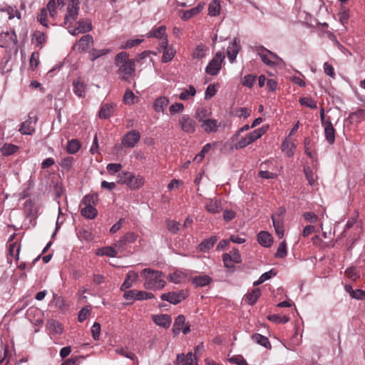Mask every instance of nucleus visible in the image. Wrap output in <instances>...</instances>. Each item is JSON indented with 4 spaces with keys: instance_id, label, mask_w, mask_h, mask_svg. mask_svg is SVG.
Segmentation results:
<instances>
[{
    "instance_id": "nucleus-6",
    "label": "nucleus",
    "mask_w": 365,
    "mask_h": 365,
    "mask_svg": "<svg viewBox=\"0 0 365 365\" xmlns=\"http://www.w3.org/2000/svg\"><path fill=\"white\" fill-rule=\"evenodd\" d=\"M178 123L181 130L188 134L195 133L197 127L196 121L186 114L182 115L179 118Z\"/></svg>"
},
{
    "instance_id": "nucleus-19",
    "label": "nucleus",
    "mask_w": 365,
    "mask_h": 365,
    "mask_svg": "<svg viewBox=\"0 0 365 365\" xmlns=\"http://www.w3.org/2000/svg\"><path fill=\"white\" fill-rule=\"evenodd\" d=\"M138 274L134 271H129L126 277L120 287V289L122 291H125V289L131 287L133 284L138 280Z\"/></svg>"
},
{
    "instance_id": "nucleus-4",
    "label": "nucleus",
    "mask_w": 365,
    "mask_h": 365,
    "mask_svg": "<svg viewBox=\"0 0 365 365\" xmlns=\"http://www.w3.org/2000/svg\"><path fill=\"white\" fill-rule=\"evenodd\" d=\"M79 0H71L68 4L66 13L64 17V25L71 26L79 14L80 11Z\"/></svg>"
},
{
    "instance_id": "nucleus-63",
    "label": "nucleus",
    "mask_w": 365,
    "mask_h": 365,
    "mask_svg": "<svg viewBox=\"0 0 365 365\" xmlns=\"http://www.w3.org/2000/svg\"><path fill=\"white\" fill-rule=\"evenodd\" d=\"M73 162V158L68 156V157H66V158H64L63 159H62L60 165L62 168L66 169V170H69L72 167Z\"/></svg>"
},
{
    "instance_id": "nucleus-10",
    "label": "nucleus",
    "mask_w": 365,
    "mask_h": 365,
    "mask_svg": "<svg viewBox=\"0 0 365 365\" xmlns=\"http://www.w3.org/2000/svg\"><path fill=\"white\" fill-rule=\"evenodd\" d=\"M160 47L163 49L162 61L168 63L170 61L175 54L173 47L168 46V38H164L159 43Z\"/></svg>"
},
{
    "instance_id": "nucleus-35",
    "label": "nucleus",
    "mask_w": 365,
    "mask_h": 365,
    "mask_svg": "<svg viewBox=\"0 0 365 365\" xmlns=\"http://www.w3.org/2000/svg\"><path fill=\"white\" fill-rule=\"evenodd\" d=\"M185 323V317L183 315H178L174 322L173 327V332L174 334H178Z\"/></svg>"
},
{
    "instance_id": "nucleus-15",
    "label": "nucleus",
    "mask_w": 365,
    "mask_h": 365,
    "mask_svg": "<svg viewBox=\"0 0 365 365\" xmlns=\"http://www.w3.org/2000/svg\"><path fill=\"white\" fill-rule=\"evenodd\" d=\"M324 130V136L329 144L332 145L335 141V129L330 120H327L322 125Z\"/></svg>"
},
{
    "instance_id": "nucleus-24",
    "label": "nucleus",
    "mask_w": 365,
    "mask_h": 365,
    "mask_svg": "<svg viewBox=\"0 0 365 365\" xmlns=\"http://www.w3.org/2000/svg\"><path fill=\"white\" fill-rule=\"evenodd\" d=\"M255 50L264 63L270 66L274 65V63L269 58V56L268 54L269 50L263 46H257Z\"/></svg>"
},
{
    "instance_id": "nucleus-8",
    "label": "nucleus",
    "mask_w": 365,
    "mask_h": 365,
    "mask_svg": "<svg viewBox=\"0 0 365 365\" xmlns=\"http://www.w3.org/2000/svg\"><path fill=\"white\" fill-rule=\"evenodd\" d=\"M140 139V134L136 130L127 133L122 138L121 144L125 148H132Z\"/></svg>"
},
{
    "instance_id": "nucleus-55",
    "label": "nucleus",
    "mask_w": 365,
    "mask_h": 365,
    "mask_svg": "<svg viewBox=\"0 0 365 365\" xmlns=\"http://www.w3.org/2000/svg\"><path fill=\"white\" fill-rule=\"evenodd\" d=\"M256 76L252 74L245 76L242 80V84L248 88H252L255 82Z\"/></svg>"
},
{
    "instance_id": "nucleus-39",
    "label": "nucleus",
    "mask_w": 365,
    "mask_h": 365,
    "mask_svg": "<svg viewBox=\"0 0 365 365\" xmlns=\"http://www.w3.org/2000/svg\"><path fill=\"white\" fill-rule=\"evenodd\" d=\"M113 112V106L110 104H104L101 106L98 115L100 118H108Z\"/></svg>"
},
{
    "instance_id": "nucleus-50",
    "label": "nucleus",
    "mask_w": 365,
    "mask_h": 365,
    "mask_svg": "<svg viewBox=\"0 0 365 365\" xmlns=\"http://www.w3.org/2000/svg\"><path fill=\"white\" fill-rule=\"evenodd\" d=\"M206 47L203 44L198 45L193 51L192 56L195 58H202L205 56Z\"/></svg>"
},
{
    "instance_id": "nucleus-59",
    "label": "nucleus",
    "mask_w": 365,
    "mask_h": 365,
    "mask_svg": "<svg viewBox=\"0 0 365 365\" xmlns=\"http://www.w3.org/2000/svg\"><path fill=\"white\" fill-rule=\"evenodd\" d=\"M90 312H91V309L88 307L82 308L78 313V321L80 322H83V321H85L86 319V318L88 317V316L90 314Z\"/></svg>"
},
{
    "instance_id": "nucleus-1",
    "label": "nucleus",
    "mask_w": 365,
    "mask_h": 365,
    "mask_svg": "<svg viewBox=\"0 0 365 365\" xmlns=\"http://www.w3.org/2000/svg\"><path fill=\"white\" fill-rule=\"evenodd\" d=\"M115 63L118 68L117 73L120 78L129 82L135 74V60L129 58L128 53L121 51L115 56Z\"/></svg>"
},
{
    "instance_id": "nucleus-25",
    "label": "nucleus",
    "mask_w": 365,
    "mask_h": 365,
    "mask_svg": "<svg viewBox=\"0 0 365 365\" xmlns=\"http://www.w3.org/2000/svg\"><path fill=\"white\" fill-rule=\"evenodd\" d=\"M165 30L166 27L165 26H160L158 28L153 29L148 33L147 37L158 38L160 42L164 38H167Z\"/></svg>"
},
{
    "instance_id": "nucleus-40",
    "label": "nucleus",
    "mask_w": 365,
    "mask_h": 365,
    "mask_svg": "<svg viewBox=\"0 0 365 365\" xmlns=\"http://www.w3.org/2000/svg\"><path fill=\"white\" fill-rule=\"evenodd\" d=\"M57 6L58 2H56V0H49L48 2L46 7H44L45 9H47V12L49 14L50 18L54 19L57 14Z\"/></svg>"
},
{
    "instance_id": "nucleus-21",
    "label": "nucleus",
    "mask_w": 365,
    "mask_h": 365,
    "mask_svg": "<svg viewBox=\"0 0 365 365\" xmlns=\"http://www.w3.org/2000/svg\"><path fill=\"white\" fill-rule=\"evenodd\" d=\"M153 322L163 328H168L171 324V317L168 314H158L153 316Z\"/></svg>"
},
{
    "instance_id": "nucleus-54",
    "label": "nucleus",
    "mask_w": 365,
    "mask_h": 365,
    "mask_svg": "<svg viewBox=\"0 0 365 365\" xmlns=\"http://www.w3.org/2000/svg\"><path fill=\"white\" fill-rule=\"evenodd\" d=\"M345 274L348 278L353 281H356L358 278H359V274L357 272L356 269L354 267H351L347 268L345 270Z\"/></svg>"
},
{
    "instance_id": "nucleus-16",
    "label": "nucleus",
    "mask_w": 365,
    "mask_h": 365,
    "mask_svg": "<svg viewBox=\"0 0 365 365\" xmlns=\"http://www.w3.org/2000/svg\"><path fill=\"white\" fill-rule=\"evenodd\" d=\"M197 361V357L192 352H188L187 355L179 354L177 355V365H193Z\"/></svg>"
},
{
    "instance_id": "nucleus-18",
    "label": "nucleus",
    "mask_w": 365,
    "mask_h": 365,
    "mask_svg": "<svg viewBox=\"0 0 365 365\" xmlns=\"http://www.w3.org/2000/svg\"><path fill=\"white\" fill-rule=\"evenodd\" d=\"M73 93L79 98L85 96L86 86L85 83L81 79H74L72 82Z\"/></svg>"
},
{
    "instance_id": "nucleus-43",
    "label": "nucleus",
    "mask_w": 365,
    "mask_h": 365,
    "mask_svg": "<svg viewBox=\"0 0 365 365\" xmlns=\"http://www.w3.org/2000/svg\"><path fill=\"white\" fill-rule=\"evenodd\" d=\"M48 13L47 12V9L45 8H42L37 16V21L44 27L48 28Z\"/></svg>"
},
{
    "instance_id": "nucleus-23",
    "label": "nucleus",
    "mask_w": 365,
    "mask_h": 365,
    "mask_svg": "<svg viewBox=\"0 0 365 365\" xmlns=\"http://www.w3.org/2000/svg\"><path fill=\"white\" fill-rule=\"evenodd\" d=\"M202 128L207 133H215L217 130L219 124L217 120L215 119H205L201 123Z\"/></svg>"
},
{
    "instance_id": "nucleus-52",
    "label": "nucleus",
    "mask_w": 365,
    "mask_h": 365,
    "mask_svg": "<svg viewBox=\"0 0 365 365\" xmlns=\"http://www.w3.org/2000/svg\"><path fill=\"white\" fill-rule=\"evenodd\" d=\"M18 150V147L16 145L12 144H6L1 148V153L4 155H10L16 153Z\"/></svg>"
},
{
    "instance_id": "nucleus-9",
    "label": "nucleus",
    "mask_w": 365,
    "mask_h": 365,
    "mask_svg": "<svg viewBox=\"0 0 365 365\" xmlns=\"http://www.w3.org/2000/svg\"><path fill=\"white\" fill-rule=\"evenodd\" d=\"M37 121L36 116L31 117L29 114L28 118L20 126L19 132L22 135H32L35 132V125Z\"/></svg>"
},
{
    "instance_id": "nucleus-31",
    "label": "nucleus",
    "mask_w": 365,
    "mask_h": 365,
    "mask_svg": "<svg viewBox=\"0 0 365 365\" xmlns=\"http://www.w3.org/2000/svg\"><path fill=\"white\" fill-rule=\"evenodd\" d=\"M96 254L98 256L115 257L117 256L118 252L113 247H104L101 249H98Z\"/></svg>"
},
{
    "instance_id": "nucleus-37",
    "label": "nucleus",
    "mask_w": 365,
    "mask_h": 365,
    "mask_svg": "<svg viewBox=\"0 0 365 365\" xmlns=\"http://www.w3.org/2000/svg\"><path fill=\"white\" fill-rule=\"evenodd\" d=\"M252 339L254 341L265 348L271 346L268 338L263 335H261L259 334H255L252 336Z\"/></svg>"
},
{
    "instance_id": "nucleus-58",
    "label": "nucleus",
    "mask_w": 365,
    "mask_h": 365,
    "mask_svg": "<svg viewBox=\"0 0 365 365\" xmlns=\"http://www.w3.org/2000/svg\"><path fill=\"white\" fill-rule=\"evenodd\" d=\"M135 99V95L133 92L129 89H127L123 96V101L125 104H133Z\"/></svg>"
},
{
    "instance_id": "nucleus-20",
    "label": "nucleus",
    "mask_w": 365,
    "mask_h": 365,
    "mask_svg": "<svg viewBox=\"0 0 365 365\" xmlns=\"http://www.w3.org/2000/svg\"><path fill=\"white\" fill-rule=\"evenodd\" d=\"M170 100L166 96H160L153 103V108L157 113H164L168 107Z\"/></svg>"
},
{
    "instance_id": "nucleus-46",
    "label": "nucleus",
    "mask_w": 365,
    "mask_h": 365,
    "mask_svg": "<svg viewBox=\"0 0 365 365\" xmlns=\"http://www.w3.org/2000/svg\"><path fill=\"white\" fill-rule=\"evenodd\" d=\"M304 171L309 184L314 185L317 179V176L309 167H304Z\"/></svg>"
},
{
    "instance_id": "nucleus-44",
    "label": "nucleus",
    "mask_w": 365,
    "mask_h": 365,
    "mask_svg": "<svg viewBox=\"0 0 365 365\" xmlns=\"http://www.w3.org/2000/svg\"><path fill=\"white\" fill-rule=\"evenodd\" d=\"M275 275L276 272L273 269L264 272L259 277V278L257 281L254 282L253 285L258 286Z\"/></svg>"
},
{
    "instance_id": "nucleus-2",
    "label": "nucleus",
    "mask_w": 365,
    "mask_h": 365,
    "mask_svg": "<svg viewBox=\"0 0 365 365\" xmlns=\"http://www.w3.org/2000/svg\"><path fill=\"white\" fill-rule=\"evenodd\" d=\"M141 276L144 279L143 287L146 289L160 290L166 284L164 275L160 271L145 268L142 270Z\"/></svg>"
},
{
    "instance_id": "nucleus-64",
    "label": "nucleus",
    "mask_w": 365,
    "mask_h": 365,
    "mask_svg": "<svg viewBox=\"0 0 365 365\" xmlns=\"http://www.w3.org/2000/svg\"><path fill=\"white\" fill-rule=\"evenodd\" d=\"M303 217L305 220L310 223H315L318 220V216L312 212H304Z\"/></svg>"
},
{
    "instance_id": "nucleus-41",
    "label": "nucleus",
    "mask_w": 365,
    "mask_h": 365,
    "mask_svg": "<svg viewBox=\"0 0 365 365\" xmlns=\"http://www.w3.org/2000/svg\"><path fill=\"white\" fill-rule=\"evenodd\" d=\"M110 49L104 48V49H93L90 51V59L92 61H94L98 58L106 55L110 53Z\"/></svg>"
},
{
    "instance_id": "nucleus-51",
    "label": "nucleus",
    "mask_w": 365,
    "mask_h": 365,
    "mask_svg": "<svg viewBox=\"0 0 365 365\" xmlns=\"http://www.w3.org/2000/svg\"><path fill=\"white\" fill-rule=\"evenodd\" d=\"M299 103L305 107L310 108H316L317 103L312 98L309 97H303L299 98Z\"/></svg>"
},
{
    "instance_id": "nucleus-29",
    "label": "nucleus",
    "mask_w": 365,
    "mask_h": 365,
    "mask_svg": "<svg viewBox=\"0 0 365 365\" xmlns=\"http://www.w3.org/2000/svg\"><path fill=\"white\" fill-rule=\"evenodd\" d=\"M272 220L277 235L279 238H282L284 236V227L281 218L279 217H276V216L273 215Z\"/></svg>"
},
{
    "instance_id": "nucleus-32",
    "label": "nucleus",
    "mask_w": 365,
    "mask_h": 365,
    "mask_svg": "<svg viewBox=\"0 0 365 365\" xmlns=\"http://www.w3.org/2000/svg\"><path fill=\"white\" fill-rule=\"evenodd\" d=\"M98 195L96 193L88 194L83 197L81 206H95L98 202Z\"/></svg>"
},
{
    "instance_id": "nucleus-17",
    "label": "nucleus",
    "mask_w": 365,
    "mask_h": 365,
    "mask_svg": "<svg viewBox=\"0 0 365 365\" xmlns=\"http://www.w3.org/2000/svg\"><path fill=\"white\" fill-rule=\"evenodd\" d=\"M205 209L210 213H219L222 210L220 202L216 198L206 199Z\"/></svg>"
},
{
    "instance_id": "nucleus-11",
    "label": "nucleus",
    "mask_w": 365,
    "mask_h": 365,
    "mask_svg": "<svg viewBox=\"0 0 365 365\" xmlns=\"http://www.w3.org/2000/svg\"><path fill=\"white\" fill-rule=\"evenodd\" d=\"M241 49L240 40L235 38L232 42L230 43L227 48V58L231 63H234L237 54Z\"/></svg>"
},
{
    "instance_id": "nucleus-57",
    "label": "nucleus",
    "mask_w": 365,
    "mask_h": 365,
    "mask_svg": "<svg viewBox=\"0 0 365 365\" xmlns=\"http://www.w3.org/2000/svg\"><path fill=\"white\" fill-rule=\"evenodd\" d=\"M142 42L143 40L139 38L128 40L124 45H121L120 48L121 49L130 48L140 44Z\"/></svg>"
},
{
    "instance_id": "nucleus-26",
    "label": "nucleus",
    "mask_w": 365,
    "mask_h": 365,
    "mask_svg": "<svg viewBox=\"0 0 365 365\" xmlns=\"http://www.w3.org/2000/svg\"><path fill=\"white\" fill-rule=\"evenodd\" d=\"M258 242L264 247H269L272 245L273 239L272 235L265 231H261L257 235Z\"/></svg>"
},
{
    "instance_id": "nucleus-56",
    "label": "nucleus",
    "mask_w": 365,
    "mask_h": 365,
    "mask_svg": "<svg viewBox=\"0 0 365 365\" xmlns=\"http://www.w3.org/2000/svg\"><path fill=\"white\" fill-rule=\"evenodd\" d=\"M39 63V53L38 52H33L31 55L29 64L30 68L32 70H34Z\"/></svg>"
},
{
    "instance_id": "nucleus-3",
    "label": "nucleus",
    "mask_w": 365,
    "mask_h": 365,
    "mask_svg": "<svg viewBox=\"0 0 365 365\" xmlns=\"http://www.w3.org/2000/svg\"><path fill=\"white\" fill-rule=\"evenodd\" d=\"M266 130H267L263 127L253 130L239 140H236L237 142L234 145V148L237 150L245 148L261 138L265 133Z\"/></svg>"
},
{
    "instance_id": "nucleus-28",
    "label": "nucleus",
    "mask_w": 365,
    "mask_h": 365,
    "mask_svg": "<svg viewBox=\"0 0 365 365\" xmlns=\"http://www.w3.org/2000/svg\"><path fill=\"white\" fill-rule=\"evenodd\" d=\"M261 295L259 288H255L249 292L245 297V301L250 305H253Z\"/></svg>"
},
{
    "instance_id": "nucleus-7",
    "label": "nucleus",
    "mask_w": 365,
    "mask_h": 365,
    "mask_svg": "<svg viewBox=\"0 0 365 365\" xmlns=\"http://www.w3.org/2000/svg\"><path fill=\"white\" fill-rule=\"evenodd\" d=\"M187 297V292L182 289L176 292H170L163 294L160 299L163 301H167L173 304H177L181 302Z\"/></svg>"
},
{
    "instance_id": "nucleus-12",
    "label": "nucleus",
    "mask_w": 365,
    "mask_h": 365,
    "mask_svg": "<svg viewBox=\"0 0 365 365\" xmlns=\"http://www.w3.org/2000/svg\"><path fill=\"white\" fill-rule=\"evenodd\" d=\"M93 44V38L91 35L86 34L83 36L80 40L74 45L73 48H77L78 51H86Z\"/></svg>"
},
{
    "instance_id": "nucleus-49",
    "label": "nucleus",
    "mask_w": 365,
    "mask_h": 365,
    "mask_svg": "<svg viewBox=\"0 0 365 365\" xmlns=\"http://www.w3.org/2000/svg\"><path fill=\"white\" fill-rule=\"evenodd\" d=\"M294 147V144L287 139L284 140L282 144V150L285 152L288 156L293 155V149Z\"/></svg>"
},
{
    "instance_id": "nucleus-38",
    "label": "nucleus",
    "mask_w": 365,
    "mask_h": 365,
    "mask_svg": "<svg viewBox=\"0 0 365 365\" xmlns=\"http://www.w3.org/2000/svg\"><path fill=\"white\" fill-rule=\"evenodd\" d=\"M220 4L217 0H212L208 6V14L211 16H215L220 14Z\"/></svg>"
},
{
    "instance_id": "nucleus-14",
    "label": "nucleus",
    "mask_w": 365,
    "mask_h": 365,
    "mask_svg": "<svg viewBox=\"0 0 365 365\" xmlns=\"http://www.w3.org/2000/svg\"><path fill=\"white\" fill-rule=\"evenodd\" d=\"M204 6V3H200L197 6L187 11L181 10L180 11V17L182 20L187 21L200 14L202 11Z\"/></svg>"
},
{
    "instance_id": "nucleus-36",
    "label": "nucleus",
    "mask_w": 365,
    "mask_h": 365,
    "mask_svg": "<svg viewBox=\"0 0 365 365\" xmlns=\"http://www.w3.org/2000/svg\"><path fill=\"white\" fill-rule=\"evenodd\" d=\"M81 213L86 218L94 219L98 212L94 206H84L81 208Z\"/></svg>"
},
{
    "instance_id": "nucleus-42",
    "label": "nucleus",
    "mask_w": 365,
    "mask_h": 365,
    "mask_svg": "<svg viewBox=\"0 0 365 365\" xmlns=\"http://www.w3.org/2000/svg\"><path fill=\"white\" fill-rule=\"evenodd\" d=\"M80 148V143L77 140L73 139L68 142L66 150L68 153L75 154L79 150Z\"/></svg>"
},
{
    "instance_id": "nucleus-53",
    "label": "nucleus",
    "mask_w": 365,
    "mask_h": 365,
    "mask_svg": "<svg viewBox=\"0 0 365 365\" xmlns=\"http://www.w3.org/2000/svg\"><path fill=\"white\" fill-rule=\"evenodd\" d=\"M287 245L286 242L284 240L279 244L275 254V257L279 258H284L287 256Z\"/></svg>"
},
{
    "instance_id": "nucleus-30",
    "label": "nucleus",
    "mask_w": 365,
    "mask_h": 365,
    "mask_svg": "<svg viewBox=\"0 0 365 365\" xmlns=\"http://www.w3.org/2000/svg\"><path fill=\"white\" fill-rule=\"evenodd\" d=\"M217 238L216 236H212L210 238L205 239L199 245V250L201 252H206L212 248L216 243Z\"/></svg>"
},
{
    "instance_id": "nucleus-60",
    "label": "nucleus",
    "mask_w": 365,
    "mask_h": 365,
    "mask_svg": "<svg viewBox=\"0 0 365 365\" xmlns=\"http://www.w3.org/2000/svg\"><path fill=\"white\" fill-rule=\"evenodd\" d=\"M217 93V89L215 87V85L210 84L205 92V99H210L212 97H213Z\"/></svg>"
},
{
    "instance_id": "nucleus-5",
    "label": "nucleus",
    "mask_w": 365,
    "mask_h": 365,
    "mask_svg": "<svg viewBox=\"0 0 365 365\" xmlns=\"http://www.w3.org/2000/svg\"><path fill=\"white\" fill-rule=\"evenodd\" d=\"M225 55L217 52L205 68V72L210 76H216L220 72Z\"/></svg>"
},
{
    "instance_id": "nucleus-45",
    "label": "nucleus",
    "mask_w": 365,
    "mask_h": 365,
    "mask_svg": "<svg viewBox=\"0 0 365 365\" xmlns=\"http://www.w3.org/2000/svg\"><path fill=\"white\" fill-rule=\"evenodd\" d=\"M78 28L82 34L89 32L92 30L91 21L89 19L80 20L78 21Z\"/></svg>"
},
{
    "instance_id": "nucleus-48",
    "label": "nucleus",
    "mask_w": 365,
    "mask_h": 365,
    "mask_svg": "<svg viewBox=\"0 0 365 365\" xmlns=\"http://www.w3.org/2000/svg\"><path fill=\"white\" fill-rule=\"evenodd\" d=\"M210 115V113L205 108H197L195 113V118L197 119L201 123L205 119H207Z\"/></svg>"
},
{
    "instance_id": "nucleus-61",
    "label": "nucleus",
    "mask_w": 365,
    "mask_h": 365,
    "mask_svg": "<svg viewBox=\"0 0 365 365\" xmlns=\"http://www.w3.org/2000/svg\"><path fill=\"white\" fill-rule=\"evenodd\" d=\"M232 258V257L230 254H227V253L223 254L222 261H223L225 267L230 268V269L234 268V264H233L234 262H233Z\"/></svg>"
},
{
    "instance_id": "nucleus-33",
    "label": "nucleus",
    "mask_w": 365,
    "mask_h": 365,
    "mask_svg": "<svg viewBox=\"0 0 365 365\" xmlns=\"http://www.w3.org/2000/svg\"><path fill=\"white\" fill-rule=\"evenodd\" d=\"M212 279L207 275H199L192 278V283L197 287H205L208 285Z\"/></svg>"
},
{
    "instance_id": "nucleus-62",
    "label": "nucleus",
    "mask_w": 365,
    "mask_h": 365,
    "mask_svg": "<svg viewBox=\"0 0 365 365\" xmlns=\"http://www.w3.org/2000/svg\"><path fill=\"white\" fill-rule=\"evenodd\" d=\"M183 110H184V106L181 103H175L172 104L169 108V110L171 114L180 113Z\"/></svg>"
},
{
    "instance_id": "nucleus-34",
    "label": "nucleus",
    "mask_w": 365,
    "mask_h": 365,
    "mask_svg": "<svg viewBox=\"0 0 365 365\" xmlns=\"http://www.w3.org/2000/svg\"><path fill=\"white\" fill-rule=\"evenodd\" d=\"M195 94V88L193 86L190 85L188 88L182 90L181 93L179 95V98L182 101H187L194 97Z\"/></svg>"
},
{
    "instance_id": "nucleus-47",
    "label": "nucleus",
    "mask_w": 365,
    "mask_h": 365,
    "mask_svg": "<svg viewBox=\"0 0 365 365\" xmlns=\"http://www.w3.org/2000/svg\"><path fill=\"white\" fill-rule=\"evenodd\" d=\"M267 319L274 323L285 324L289 321V317L286 315L272 314L269 315Z\"/></svg>"
},
{
    "instance_id": "nucleus-27",
    "label": "nucleus",
    "mask_w": 365,
    "mask_h": 365,
    "mask_svg": "<svg viewBox=\"0 0 365 365\" xmlns=\"http://www.w3.org/2000/svg\"><path fill=\"white\" fill-rule=\"evenodd\" d=\"M47 327L52 334H61L63 331L62 324L56 319L48 320Z\"/></svg>"
},
{
    "instance_id": "nucleus-22",
    "label": "nucleus",
    "mask_w": 365,
    "mask_h": 365,
    "mask_svg": "<svg viewBox=\"0 0 365 365\" xmlns=\"http://www.w3.org/2000/svg\"><path fill=\"white\" fill-rule=\"evenodd\" d=\"M46 35L43 31H35L32 35L31 41L39 48H42L46 41Z\"/></svg>"
},
{
    "instance_id": "nucleus-13",
    "label": "nucleus",
    "mask_w": 365,
    "mask_h": 365,
    "mask_svg": "<svg viewBox=\"0 0 365 365\" xmlns=\"http://www.w3.org/2000/svg\"><path fill=\"white\" fill-rule=\"evenodd\" d=\"M129 178L128 182L127 185L131 189V190H138L140 189L145 183V179L141 175H137L135 176L132 173H128L127 174Z\"/></svg>"
}]
</instances>
